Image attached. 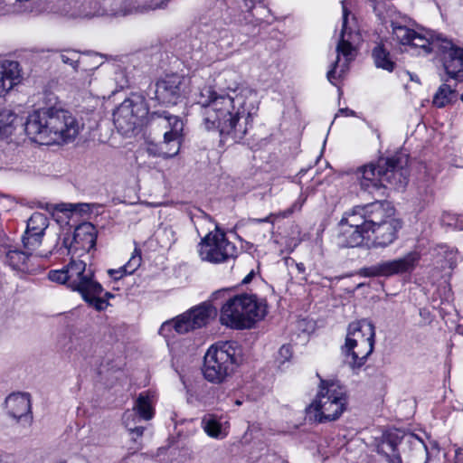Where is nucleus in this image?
Returning <instances> with one entry per match:
<instances>
[{
	"instance_id": "46",
	"label": "nucleus",
	"mask_w": 463,
	"mask_h": 463,
	"mask_svg": "<svg viewBox=\"0 0 463 463\" xmlns=\"http://www.w3.org/2000/svg\"><path fill=\"white\" fill-rule=\"evenodd\" d=\"M99 297H100V298H104V299L106 300V302H107V303H109V302H108V299H109V298H113V297H114V295H113L112 293H110V292H105L104 294H103V292H102V293L99 295ZM109 304H108V306H109Z\"/></svg>"
},
{
	"instance_id": "20",
	"label": "nucleus",
	"mask_w": 463,
	"mask_h": 463,
	"mask_svg": "<svg viewBox=\"0 0 463 463\" xmlns=\"http://www.w3.org/2000/svg\"><path fill=\"white\" fill-rule=\"evenodd\" d=\"M33 259L31 253L14 249L5 252L4 262L14 270L24 274H33L39 269V265L34 263Z\"/></svg>"
},
{
	"instance_id": "17",
	"label": "nucleus",
	"mask_w": 463,
	"mask_h": 463,
	"mask_svg": "<svg viewBox=\"0 0 463 463\" xmlns=\"http://www.w3.org/2000/svg\"><path fill=\"white\" fill-rule=\"evenodd\" d=\"M185 84L186 80L181 76H166L156 83L151 99L165 105H175L184 94Z\"/></svg>"
},
{
	"instance_id": "8",
	"label": "nucleus",
	"mask_w": 463,
	"mask_h": 463,
	"mask_svg": "<svg viewBox=\"0 0 463 463\" xmlns=\"http://www.w3.org/2000/svg\"><path fill=\"white\" fill-rule=\"evenodd\" d=\"M345 390L335 381L320 380L315 400L307 408L311 420L322 423L338 419L346 409Z\"/></svg>"
},
{
	"instance_id": "45",
	"label": "nucleus",
	"mask_w": 463,
	"mask_h": 463,
	"mask_svg": "<svg viewBox=\"0 0 463 463\" xmlns=\"http://www.w3.org/2000/svg\"><path fill=\"white\" fill-rule=\"evenodd\" d=\"M255 273L253 270H251L243 279H242V283L243 284H248L251 281L252 278L254 277Z\"/></svg>"
},
{
	"instance_id": "55",
	"label": "nucleus",
	"mask_w": 463,
	"mask_h": 463,
	"mask_svg": "<svg viewBox=\"0 0 463 463\" xmlns=\"http://www.w3.org/2000/svg\"><path fill=\"white\" fill-rule=\"evenodd\" d=\"M58 463H65V462H63V461H61V462H58Z\"/></svg>"
},
{
	"instance_id": "31",
	"label": "nucleus",
	"mask_w": 463,
	"mask_h": 463,
	"mask_svg": "<svg viewBox=\"0 0 463 463\" xmlns=\"http://www.w3.org/2000/svg\"><path fill=\"white\" fill-rule=\"evenodd\" d=\"M456 98L455 90L450 84L444 83L437 90L433 97V104L438 108H443Z\"/></svg>"
},
{
	"instance_id": "12",
	"label": "nucleus",
	"mask_w": 463,
	"mask_h": 463,
	"mask_svg": "<svg viewBox=\"0 0 463 463\" xmlns=\"http://www.w3.org/2000/svg\"><path fill=\"white\" fill-rule=\"evenodd\" d=\"M364 205H356L345 212L339 222L337 243L341 247H358L369 244Z\"/></svg>"
},
{
	"instance_id": "15",
	"label": "nucleus",
	"mask_w": 463,
	"mask_h": 463,
	"mask_svg": "<svg viewBox=\"0 0 463 463\" xmlns=\"http://www.w3.org/2000/svg\"><path fill=\"white\" fill-rule=\"evenodd\" d=\"M420 260V253L417 250L408 252L406 255L392 260L382 261L373 266L362 269L365 277H391L400 274H411L418 266Z\"/></svg>"
},
{
	"instance_id": "37",
	"label": "nucleus",
	"mask_w": 463,
	"mask_h": 463,
	"mask_svg": "<svg viewBox=\"0 0 463 463\" xmlns=\"http://www.w3.org/2000/svg\"><path fill=\"white\" fill-rule=\"evenodd\" d=\"M306 200L307 196L304 194H301L297 201L293 203L292 210L290 212L299 211L305 203Z\"/></svg>"
},
{
	"instance_id": "11",
	"label": "nucleus",
	"mask_w": 463,
	"mask_h": 463,
	"mask_svg": "<svg viewBox=\"0 0 463 463\" xmlns=\"http://www.w3.org/2000/svg\"><path fill=\"white\" fill-rule=\"evenodd\" d=\"M375 328L367 319L349 324L345 345L342 347L346 362L352 367H361L373 351Z\"/></svg>"
},
{
	"instance_id": "21",
	"label": "nucleus",
	"mask_w": 463,
	"mask_h": 463,
	"mask_svg": "<svg viewBox=\"0 0 463 463\" xmlns=\"http://www.w3.org/2000/svg\"><path fill=\"white\" fill-rule=\"evenodd\" d=\"M19 63L14 61H0V98L5 97L20 83Z\"/></svg>"
},
{
	"instance_id": "32",
	"label": "nucleus",
	"mask_w": 463,
	"mask_h": 463,
	"mask_svg": "<svg viewBox=\"0 0 463 463\" xmlns=\"http://www.w3.org/2000/svg\"><path fill=\"white\" fill-rule=\"evenodd\" d=\"M61 6L59 8V12L61 14L70 17V18H78V17H87L88 14L81 12L77 6L76 2L72 0H61Z\"/></svg>"
},
{
	"instance_id": "52",
	"label": "nucleus",
	"mask_w": 463,
	"mask_h": 463,
	"mask_svg": "<svg viewBox=\"0 0 463 463\" xmlns=\"http://www.w3.org/2000/svg\"><path fill=\"white\" fill-rule=\"evenodd\" d=\"M236 404H237V405H241V402H240V401H236Z\"/></svg>"
},
{
	"instance_id": "22",
	"label": "nucleus",
	"mask_w": 463,
	"mask_h": 463,
	"mask_svg": "<svg viewBox=\"0 0 463 463\" xmlns=\"http://www.w3.org/2000/svg\"><path fill=\"white\" fill-rule=\"evenodd\" d=\"M399 442L400 439L396 432H387L383 435L376 450L385 463H402L397 450Z\"/></svg>"
},
{
	"instance_id": "1",
	"label": "nucleus",
	"mask_w": 463,
	"mask_h": 463,
	"mask_svg": "<svg viewBox=\"0 0 463 463\" xmlns=\"http://www.w3.org/2000/svg\"><path fill=\"white\" fill-rule=\"evenodd\" d=\"M194 95L206 130H217L234 142L244 137L257 113L258 100L256 91L243 84L236 71H222L213 87L198 88Z\"/></svg>"
},
{
	"instance_id": "16",
	"label": "nucleus",
	"mask_w": 463,
	"mask_h": 463,
	"mask_svg": "<svg viewBox=\"0 0 463 463\" xmlns=\"http://www.w3.org/2000/svg\"><path fill=\"white\" fill-rule=\"evenodd\" d=\"M214 313L215 309L210 304L204 303L182 314L175 320L164 323L160 331H170L173 328L178 334H185L204 326Z\"/></svg>"
},
{
	"instance_id": "34",
	"label": "nucleus",
	"mask_w": 463,
	"mask_h": 463,
	"mask_svg": "<svg viewBox=\"0 0 463 463\" xmlns=\"http://www.w3.org/2000/svg\"><path fill=\"white\" fill-rule=\"evenodd\" d=\"M141 260L140 250L136 248L128 261L123 266L124 272L128 275L133 274L141 265Z\"/></svg>"
},
{
	"instance_id": "2",
	"label": "nucleus",
	"mask_w": 463,
	"mask_h": 463,
	"mask_svg": "<svg viewBox=\"0 0 463 463\" xmlns=\"http://www.w3.org/2000/svg\"><path fill=\"white\" fill-rule=\"evenodd\" d=\"M82 127L70 111L58 107H44L28 114L24 132L35 143L52 145L74 140Z\"/></svg>"
},
{
	"instance_id": "25",
	"label": "nucleus",
	"mask_w": 463,
	"mask_h": 463,
	"mask_svg": "<svg viewBox=\"0 0 463 463\" xmlns=\"http://www.w3.org/2000/svg\"><path fill=\"white\" fill-rule=\"evenodd\" d=\"M156 402V393L149 390L145 391L138 394L133 410L139 418L145 420H149L155 415Z\"/></svg>"
},
{
	"instance_id": "24",
	"label": "nucleus",
	"mask_w": 463,
	"mask_h": 463,
	"mask_svg": "<svg viewBox=\"0 0 463 463\" xmlns=\"http://www.w3.org/2000/svg\"><path fill=\"white\" fill-rule=\"evenodd\" d=\"M8 413L14 419L29 418L31 412V402L29 395L25 393H14L5 400Z\"/></svg>"
},
{
	"instance_id": "26",
	"label": "nucleus",
	"mask_w": 463,
	"mask_h": 463,
	"mask_svg": "<svg viewBox=\"0 0 463 463\" xmlns=\"http://www.w3.org/2000/svg\"><path fill=\"white\" fill-rule=\"evenodd\" d=\"M73 241L86 250L94 248L96 244L94 226L90 223H83L78 226L73 233Z\"/></svg>"
},
{
	"instance_id": "40",
	"label": "nucleus",
	"mask_w": 463,
	"mask_h": 463,
	"mask_svg": "<svg viewBox=\"0 0 463 463\" xmlns=\"http://www.w3.org/2000/svg\"><path fill=\"white\" fill-rule=\"evenodd\" d=\"M130 433L135 434L137 437H141L144 433L145 428L144 427H135V428H129Z\"/></svg>"
},
{
	"instance_id": "4",
	"label": "nucleus",
	"mask_w": 463,
	"mask_h": 463,
	"mask_svg": "<svg viewBox=\"0 0 463 463\" xmlns=\"http://www.w3.org/2000/svg\"><path fill=\"white\" fill-rule=\"evenodd\" d=\"M48 278L53 282L64 284L71 291L78 292L88 305L97 311L108 307L106 300L99 297L103 287L95 279L91 267L80 260H71L61 269L49 271Z\"/></svg>"
},
{
	"instance_id": "29",
	"label": "nucleus",
	"mask_w": 463,
	"mask_h": 463,
	"mask_svg": "<svg viewBox=\"0 0 463 463\" xmlns=\"http://www.w3.org/2000/svg\"><path fill=\"white\" fill-rule=\"evenodd\" d=\"M373 58L377 68H382L388 71H392L394 62L391 59L390 52L383 44H377L373 50Z\"/></svg>"
},
{
	"instance_id": "41",
	"label": "nucleus",
	"mask_w": 463,
	"mask_h": 463,
	"mask_svg": "<svg viewBox=\"0 0 463 463\" xmlns=\"http://www.w3.org/2000/svg\"><path fill=\"white\" fill-rule=\"evenodd\" d=\"M455 459L456 463H463V448L456 450Z\"/></svg>"
},
{
	"instance_id": "49",
	"label": "nucleus",
	"mask_w": 463,
	"mask_h": 463,
	"mask_svg": "<svg viewBox=\"0 0 463 463\" xmlns=\"http://www.w3.org/2000/svg\"><path fill=\"white\" fill-rule=\"evenodd\" d=\"M60 210H61V211H71H71H73V205H72V204H69V205H68V208H64V207H62V208H61Z\"/></svg>"
},
{
	"instance_id": "53",
	"label": "nucleus",
	"mask_w": 463,
	"mask_h": 463,
	"mask_svg": "<svg viewBox=\"0 0 463 463\" xmlns=\"http://www.w3.org/2000/svg\"><path fill=\"white\" fill-rule=\"evenodd\" d=\"M168 232H169L172 235L174 234V232H173L171 229H170Z\"/></svg>"
},
{
	"instance_id": "28",
	"label": "nucleus",
	"mask_w": 463,
	"mask_h": 463,
	"mask_svg": "<svg viewBox=\"0 0 463 463\" xmlns=\"http://www.w3.org/2000/svg\"><path fill=\"white\" fill-rule=\"evenodd\" d=\"M180 150L179 143L174 140V142L165 143V139L160 144L148 143L144 149V151L149 156L153 157H174L175 156Z\"/></svg>"
},
{
	"instance_id": "44",
	"label": "nucleus",
	"mask_w": 463,
	"mask_h": 463,
	"mask_svg": "<svg viewBox=\"0 0 463 463\" xmlns=\"http://www.w3.org/2000/svg\"><path fill=\"white\" fill-rule=\"evenodd\" d=\"M338 113L345 117L353 116L354 114V112L349 109H340Z\"/></svg>"
},
{
	"instance_id": "6",
	"label": "nucleus",
	"mask_w": 463,
	"mask_h": 463,
	"mask_svg": "<svg viewBox=\"0 0 463 463\" xmlns=\"http://www.w3.org/2000/svg\"><path fill=\"white\" fill-rule=\"evenodd\" d=\"M266 307L265 301L256 295H235L222 305L220 322L232 329H250L266 316Z\"/></svg>"
},
{
	"instance_id": "19",
	"label": "nucleus",
	"mask_w": 463,
	"mask_h": 463,
	"mask_svg": "<svg viewBox=\"0 0 463 463\" xmlns=\"http://www.w3.org/2000/svg\"><path fill=\"white\" fill-rule=\"evenodd\" d=\"M152 123L165 129L164 138L165 143L176 141L181 146L183 139V120L175 115L170 114L168 111H154L150 115Z\"/></svg>"
},
{
	"instance_id": "9",
	"label": "nucleus",
	"mask_w": 463,
	"mask_h": 463,
	"mask_svg": "<svg viewBox=\"0 0 463 463\" xmlns=\"http://www.w3.org/2000/svg\"><path fill=\"white\" fill-rule=\"evenodd\" d=\"M241 358V348L233 341L213 345L204 355L203 376L213 383H222L232 374Z\"/></svg>"
},
{
	"instance_id": "50",
	"label": "nucleus",
	"mask_w": 463,
	"mask_h": 463,
	"mask_svg": "<svg viewBox=\"0 0 463 463\" xmlns=\"http://www.w3.org/2000/svg\"><path fill=\"white\" fill-rule=\"evenodd\" d=\"M70 241V237H68V238H63V246H64L65 248H69V243H68V241Z\"/></svg>"
},
{
	"instance_id": "30",
	"label": "nucleus",
	"mask_w": 463,
	"mask_h": 463,
	"mask_svg": "<svg viewBox=\"0 0 463 463\" xmlns=\"http://www.w3.org/2000/svg\"><path fill=\"white\" fill-rule=\"evenodd\" d=\"M210 38L213 43H217L222 50H228L232 47V34L226 28H213L210 32Z\"/></svg>"
},
{
	"instance_id": "47",
	"label": "nucleus",
	"mask_w": 463,
	"mask_h": 463,
	"mask_svg": "<svg viewBox=\"0 0 463 463\" xmlns=\"http://www.w3.org/2000/svg\"><path fill=\"white\" fill-rule=\"evenodd\" d=\"M297 269L298 270L299 273H304L305 270H306V267L303 263H298L297 264Z\"/></svg>"
},
{
	"instance_id": "7",
	"label": "nucleus",
	"mask_w": 463,
	"mask_h": 463,
	"mask_svg": "<svg viewBox=\"0 0 463 463\" xmlns=\"http://www.w3.org/2000/svg\"><path fill=\"white\" fill-rule=\"evenodd\" d=\"M370 242L375 247H387L396 237L401 222L393 217L394 209L385 201L364 204Z\"/></svg>"
},
{
	"instance_id": "36",
	"label": "nucleus",
	"mask_w": 463,
	"mask_h": 463,
	"mask_svg": "<svg viewBox=\"0 0 463 463\" xmlns=\"http://www.w3.org/2000/svg\"><path fill=\"white\" fill-rule=\"evenodd\" d=\"M450 217V213H444L441 216V222L444 224V225H447V226H451L455 229H458V230H463V216L462 215H457L456 217V222H447L446 221V217Z\"/></svg>"
},
{
	"instance_id": "14",
	"label": "nucleus",
	"mask_w": 463,
	"mask_h": 463,
	"mask_svg": "<svg viewBox=\"0 0 463 463\" xmlns=\"http://www.w3.org/2000/svg\"><path fill=\"white\" fill-rule=\"evenodd\" d=\"M148 111L140 96L126 99L113 112V122L118 131L129 136L143 124Z\"/></svg>"
},
{
	"instance_id": "42",
	"label": "nucleus",
	"mask_w": 463,
	"mask_h": 463,
	"mask_svg": "<svg viewBox=\"0 0 463 463\" xmlns=\"http://www.w3.org/2000/svg\"><path fill=\"white\" fill-rule=\"evenodd\" d=\"M448 262H449V269H453L455 267V265H456V260L454 258V255H453L452 251H449V253Z\"/></svg>"
},
{
	"instance_id": "18",
	"label": "nucleus",
	"mask_w": 463,
	"mask_h": 463,
	"mask_svg": "<svg viewBox=\"0 0 463 463\" xmlns=\"http://www.w3.org/2000/svg\"><path fill=\"white\" fill-rule=\"evenodd\" d=\"M49 226L48 217L41 213H34L27 221L26 230L22 237L24 247L33 251L41 244L46 229Z\"/></svg>"
},
{
	"instance_id": "39",
	"label": "nucleus",
	"mask_w": 463,
	"mask_h": 463,
	"mask_svg": "<svg viewBox=\"0 0 463 463\" xmlns=\"http://www.w3.org/2000/svg\"><path fill=\"white\" fill-rule=\"evenodd\" d=\"M271 218H272V214H270L265 218H262V219H259V218L251 219L250 222L253 224H258V223H262V222H272Z\"/></svg>"
},
{
	"instance_id": "5",
	"label": "nucleus",
	"mask_w": 463,
	"mask_h": 463,
	"mask_svg": "<svg viewBox=\"0 0 463 463\" xmlns=\"http://www.w3.org/2000/svg\"><path fill=\"white\" fill-rule=\"evenodd\" d=\"M406 165V158L392 156L358 167L354 176L363 191L383 194V190L388 185L400 189L407 184L409 172Z\"/></svg>"
},
{
	"instance_id": "38",
	"label": "nucleus",
	"mask_w": 463,
	"mask_h": 463,
	"mask_svg": "<svg viewBox=\"0 0 463 463\" xmlns=\"http://www.w3.org/2000/svg\"><path fill=\"white\" fill-rule=\"evenodd\" d=\"M109 273L116 280L120 279L126 275H128V273L124 272L123 266L118 269H110L109 270Z\"/></svg>"
},
{
	"instance_id": "27",
	"label": "nucleus",
	"mask_w": 463,
	"mask_h": 463,
	"mask_svg": "<svg viewBox=\"0 0 463 463\" xmlns=\"http://www.w3.org/2000/svg\"><path fill=\"white\" fill-rule=\"evenodd\" d=\"M226 423L222 422L216 416L209 414L202 419L201 426L209 437L215 439H222L228 435Z\"/></svg>"
},
{
	"instance_id": "33",
	"label": "nucleus",
	"mask_w": 463,
	"mask_h": 463,
	"mask_svg": "<svg viewBox=\"0 0 463 463\" xmlns=\"http://www.w3.org/2000/svg\"><path fill=\"white\" fill-rule=\"evenodd\" d=\"M80 54L74 50L64 51L60 54L61 61L64 64L71 66L73 69H77L78 65L80 63Z\"/></svg>"
},
{
	"instance_id": "51",
	"label": "nucleus",
	"mask_w": 463,
	"mask_h": 463,
	"mask_svg": "<svg viewBox=\"0 0 463 463\" xmlns=\"http://www.w3.org/2000/svg\"><path fill=\"white\" fill-rule=\"evenodd\" d=\"M246 7L250 10L253 7V5H248L247 0H244Z\"/></svg>"
},
{
	"instance_id": "3",
	"label": "nucleus",
	"mask_w": 463,
	"mask_h": 463,
	"mask_svg": "<svg viewBox=\"0 0 463 463\" xmlns=\"http://www.w3.org/2000/svg\"><path fill=\"white\" fill-rule=\"evenodd\" d=\"M392 39L402 45L419 50V53L428 54L431 52H441L443 66L450 79L458 80L463 68V50L440 34L432 31L420 29L415 31L407 26L392 24Z\"/></svg>"
},
{
	"instance_id": "43",
	"label": "nucleus",
	"mask_w": 463,
	"mask_h": 463,
	"mask_svg": "<svg viewBox=\"0 0 463 463\" xmlns=\"http://www.w3.org/2000/svg\"><path fill=\"white\" fill-rule=\"evenodd\" d=\"M133 416V413L130 412V411H127L125 412L124 416H123V420L126 424L127 427H129L130 423H129V420L130 418Z\"/></svg>"
},
{
	"instance_id": "54",
	"label": "nucleus",
	"mask_w": 463,
	"mask_h": 463,
	"mask_svg": "<svg viewBox=\"0 0 463 463\" xmlns=\"http://www.w3.org/2000/svg\"><path fill=\"white\" fill-rule=\"evenodd\" d=\"M460 99L463 101V93L461 94Z\"/></svg>"
},
{
	"instance_id": "13",
	"label": "nucleus",
	"mask_w": 463,
	"mask_h": 463,
	"mask_svg": "<svg viewBox=\"0 0 463 463\" xmlns=\"http://www.w3.org/2000/svg\"><path fill=\"white\" fill-rule=\"evenodd\" d=\"M197 252L202 261L220 264L235 259L237 247L228 241L219 229L205 234L197 245Z\"/></svg>"
},
{
	"instance_id": "10",
	"label": "nucleus",
	"mask_w": 463,
	"mask_h": 463,
	"mask_svg": "<svg viewBox=\"0 0 463 463\" xmlns=\"http://www.w3.org/2000/svg\"><path fill=\"white\" fill-rule=\"evenodd\" d=\"M343 16L342 30L336 45V59L332 64V68L327 72L328 80L335 84L334 80L341 78L348 70L349 63L356 56V45L361 41V35L356 30V23L354 16L351 18L350 13L342 2Z\"/></svg>"
},
{
	"instance_id": "35",
	"label": "nucleus",
	"mask_w": 463,
	"mask_h": 463,
	"mask_svg": "<svg viewBox=\"0 0 463 463\" xmlns=\"http://www.w3.org/2000/svg\"><path fill=\"white\" fill-rule=\"evenodd\" d=\"M292 347L289 345H282L276 356V363L278 364L279 367L283 366L287 362H289L290 358L292 357Z\"/></svg>"
},
{
	"instance_id": "48",
	"label": "nucleus",
	"mask_w": 463,
	"mask_h": 463,
	"mask_svg": "<svg viewBox=\"0 0 463 463\" xmlns=\"http://www.w3.org/2000/svg\"><path fill=\"white\" fill-rule=\"evenodd\" d=\"M457 215L456 214H452L450 213V217H446V221L447 222H456V217Z\"/></svg>"
},
{
	"instance_id": "23",
	"label": "nucleus",
	"mask_w": 463,
	"mask_h": 463,
	"mask_svg": "<svg viewBox=\"0 0 463 463\" xmlns=\"http://www.w3.org/2000/svg\"><path fill=\"white\" fill-rule=\"evenodd\" d=\"M22 125L16 114L11 109L0 110V140L18 143L17 138H13L18 127Z\"/></svg>"
}]
</instances>
